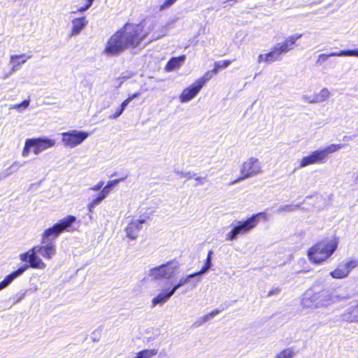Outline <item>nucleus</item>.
<instances>
[{
  "mask_svg": "<svg viewBox=\"0 0 358 358\" xmlns=\"http://www.w3.org/2000/svg\"><path fill=\"white\" fill-rule=\"evenodd\" d=\"M145 39V32L141 24L127 23L109 38L103 54L107 56L118 55L127 49L138 47Z\"/></svg>",
  "mask_w": 358,
  "mask_h": 358,
  "instance_id": "obj_1",
  "label": "nucleus"
},
{
  "mask_svg": "<svg viewBox=\"0 0 358 358\" xmlns=\"http://www.w3.org/2000/svg\"><path fill=\"white\" fill-rule=\"evenodd\" d=\"M56 252L57 249L55 242L43 243L41 241L40 245L34 246L26 252L21 253L19 258L22 262H29V267L44 269L46 267V264L38 255L42 256L45 259L50 260L55 256Z\"/></svg>",
  "mask_w": 358,
  "mask_h": 358,
  "instance_id": "obj_2",
  "label": "nucleus"
},
{
  "mask_svg": "<svg viewBox=\"0 0 358 358\" xmlns=\"http://www.w3.org/2000/svg\"><path fill=\"white\" fill-rule=\"evenodd\" d=\"M301 37L300 33L289 36L285 41L275 44L269 52L260 54L257 57L258 64H271L280 60L282 54L294 50L296 42Z\"/></svg>",
  "mask_w": 358,
  "mask_h": 358,
  "instance_id": "obj_3",
  "label": "nucleus"
},
{
  "mask_svg": "<svg viewBox=\"0 0 358 358\" xmlns=\"http://www.w3.org/2000/svg\"><path fill=\"white\" fill-rule=\"evenodd\" d=\"M338 245V239L336 237L317 243L308 250V259L313 264H321L334 254Z\"/></svg>",
  "mask_w": 358,
  "mask_h": 358,
  "instance_id": "obj_4",
  "label": "nucleus"
},
{
  "mask_svg": "<svg viewBox=\"0 0 358 358\" xmlns=\"http://www.w3.org/2000/svg\"><path fill=\"white\" fill-rule=\"evenodd\" d=\"M194 277H196V274L192 273L186 277L180 278L176 283L172 282L166 283L160 292L152 299V308L165 304L180 287L189 283V279Z\"/></svg>",
  "mask_w": 358,
  "mask_h": 358,
  "instance_id": "obj_5",
  "label": "nucleus"
},
{
  "mask_svg": "<svg viewBox=\"0 0 358 358\" xmlns=\"http://www.w3.org/2000/svg\"><path fill=\"white\" fill-rule=\"evenodd\" d=\"M266 219V214L260 213L256 214L245 221H235L231 224V230L226 234V240L232 241L239 235H244L256 227L259 222V217Z\"/></svg>",
  "mask_w": 358,
  "mask_h": 358,
  "instance_id": "obj_6",
  "label": "nucleus"
},
{
  "mask_svg": "<svg viewBox=\"0 0 358 358\" xmlns=\"http://www.w3.org/2000/svg\"><path fill=\"white\" fill-rule=\"evenodd\" d=\"M56 144L55 139L48 138H27L25 141L24 148L22 151V156L27 157L31 152V147H34L33 153L36 155L54 147Z\"/></svg>",
  "mask_w": 358,
  "mask_h": 358,
  "instance_id": "obj_7",
  "label": "nucleus"
},
{
  "mask_svg": "<svg viewBox=\"0 0 358 358\" xmlns=\"http://www.w3.org/2000/svg\"><path fill=\"white\" fill-rule=\"evenodd\" d=\"M179 268V262L173 260L151 268L149 271L148 275L153 280H169L176 275Z\"/></svg>",
  "mask_w": 358,
  "mask_h": 358,
  "instance_id": "obj_8",
  "label": "nucleus"
},
{
  "mask_svg": "<svg viewBox=\"0 0 358 358\" xmlns=\"http://www.w3.org/2000/svg\"><path fill=\"white\" fill-rule=\"evenodd\" d=\"M76 218L73 215H68L62 219L59 222L55 224L52 227L45 229L41 235V240L43 243L53 241L59 235L67 229L75 222Z\"/></svg>",
  "mask_w": 358,
  "mask_h": 358,
  "instance_id": "obj_9",
  "label": "nucleus"
},
{
  "mask_svg": "<svg viewBox=\"0 0 358 358\" xmlns=\"http://www.w3.org/2000/svg\"><path fill=\"white\" fill-rule=\"evenodd\" d=\"M263 173V166L260 160L251 157L245 160L240 167L241 177L233 183L238 182L242 180L257 176Z\"/></svg>",
  "mask_w": 358,
  "mask_h": 358,
  "instance_id": "obj_10",
  "label": "nucleus"
},
{
  "mask_svg": "<svg viewBox=\"0 0 358 358\" xmlns=\"http://www.w3.org/2000/svg\"><path fill=\"white\" fill-rule=\"evenodd\" d=\"M145 32V38L150 36V41L157 40L167 34L170 24H162L153 20H148L140 23Z\"/></svg>",
  "mask_w": 358,
  "mask_h": 358,
  "instance_id": "obj_11",
  "label": "nucleus"
},
{
  "mask_svg": "<svg viewBox=\"0 0 358 358\" xmlns=\"http://www.w3.org/2000/svg\"><path fill=\"white\" fill-rule=\"evenodd\" d=\"M90 134L85 131L70 130L62 134V142L66 148H73L86 140Z\"/></svg>",
  "mask_w": 358,
  "mask_h": 358,
  "instance_id": "obj_12",
  "label": "nucleus"
},
{
  "mask_svg": "<svg viewBox=\"0 0 358 358\" xmlns=\"http://www.w3.org/2000/svg\"><path fill=\"white\" fill-rule=\"evenodd\" d=\"M316 294L319 308L328 307L344 299V297L340 295L336 290L323 289L320 292H316Z\"/></svg>",
  "mask_w": 358,
  "mask_h": 358,
  "instance_id": "obj_13",
  "label": "nucleus"
},
{
  "mask_svg": "<svg viewBox=\"0 0 358 358\" xmlns=\"http://www.w3.org/2000/svg\"><path fill=\"white\" fill-rule=\"evenodd\" d=\"M358 266V260L356 259H348L340 264L329 275L334 279H343L347 278L352 270Z\"/></svg>",
  "mask_w": 358,
  "mask_h": 358,
  "instance_id": "obj_14",
  "label": "nucleus"
},
{
  "mask_svg": "<svg viewBox=\"0 0 358 358\" xmlns=\"http://www.w3.org/2000/svg\"><path fill=\"white\" fill-rule=\"evenodd\" d=\"M128 223L124 229L127 237L130 240H136L138 236L139 231L142 229V225L145 223L146 217L140 216L136 217H128Z\"/></svg>",
  "mask_w": 358,
  "mask_h": 358,
  "instance_id": "obj_15",
  "label": "nucleus"
},
{
  "mask_svg": "<svg viewBox=\"0 0 358 358\" xmlns=\"http://www.w3.org/2000/svg\"><path fill=\"white\" fill-rule=\"evenodd\" d=\"M325 162L326 159L321 150L319 149L302 157L299 162V167L304 168L312 164L324 163Z\"/></svg>",
  "mask_w": 358,
  "mask_h": 358,
  "instance_id": "obj_16",
  "label": "nucleus"
},
{
  "mask_svg": "<svg viewBox=\"0 0 358 358\" xmlns=\"http://www.w3.org/2000/svg\"><path fill=\"white\" fill-rule=\"evenodd\" d=\"M317 299L316 292L311 289L306 291L301 298L302 308L310 310L320 308Z\"/></svg>",
  "mask_w": 358,
  "mask_h": 358,
  "instance_id": "obj_17",
  "label": "nucleus"
},
{
  "mask_svg": "<svg viewBox=\"0 0 358 358\" xmlns=\"http://www.w3.org/2000/svg\"><path fill=\"white\" fill-rule=\"evenodd\" d=\"M330 57H358V50H346L339 52H331L329 54L322 53L317 57L316 63L322 64Z\"/></svg>",
  "mask_w": 358,
  "mask_h": 358,
  "instance_id": "obj_18",
  "label": "nucleus"
},
{
  "mask_svg": "<svg viewBox=\"0 0 358 358\" xmlns=\"http://www.w3.org/2000/svg\"><path fill=\"white\" fill-rule=\"evenodd\" d=\"M29 266L28 264H24L20 266L16 271L12 272L9 275H8L1 282H0V289H3L7 287L9 285H10L14 280L17 278L21 276L28 268Z\"/></svg>",
  "mask_w": 358,
  "mask_h": 358,
  "instance_id": "obj_19",
  "label": "nucleus"
},
{
  "mask_svg": "<svg viewBox=\"0 0 358 358\" xmlns=\"http://www.w3.org/2000/svg\"><path fill=\"white\" fill-rule=\"evenodd\" d=\"M29 266L28 264H24L20 266L16 271L12 272L9 275H8L1 282H0V289H3L7 287L9 285H10L14 280L17 278L21 276L28 268Z\"/></svg>",
  "mask_w": 358,
  "mask_h": 358,
  "instance_id": "obj_20",
  "label": "nucleus"
},
{
  "mask_svg": "<svg viewBox=\"0 0 358 358\" xmlns=\"http://www.w3.org/2000/svg\"><path fill=\"white\" fill-rule=\"evenodd\" d=\"M201 90V87L196 83H194L191 86L183 90L182 92L179 96L180 101L181 103H186L189 101L197 95Z\"/></svg>",
  "mask_w": 358,
  "mask_h": 358,
  "instance_id": "obj_21",
  "label": "nucleus"
},
{
  "mask_svg": "<svg viewBox=\"0 0 358 358\" xmlns=\"http://www.w3.org/2000/svg\"><path fill=\"white\" fill-rule=\"evenodd\" d=\"M29 58H31V56L26 55L25 54L11 55L10 62L13 64V66L11 68L10 72L6 75L3 78L6 79L13 74L15 71H17V66L25 63Z\"/></svg>",
  "mask_w": 358,
  "mask_h": 358,
  "instance_id": "obj_22",
  "label": "nucleus"
},
{
  "mask_svg": "<svg viewBox=\"0 0 358 358\" xmlns=\"http://www.w3.org/2000/svg\"><path fill=\"white\" fill-rule=\"evenodd\" d=\"M341 319L348 322H358V302H355L345 313L341 315Z\"/></svg>",
  "mask_w": 358,
  "mask_h": 358,
  "instance_id": "obj_23",
  "label": "nucleus"
},
{
  "mask_svg": "<svg viewBox=\"0 0 358 358\" xmlns=\"http://www.w3.org/2000/svg\"><path fill=\"white\" fill-rule=\"evenodd\" d=\"M87 20L85 17L75 18L72 20V27L71 30V36L78 35L81 31L86 27Z\"/></svg>",
  "mask_w": 358,
  "mask_h": 358,
  "instance_id": "obj_24",
  "label": "nucleus"
},
{
  "mask_svg": "<svg viewBox=\"0 0 358 358\" xmlns=\"http://www.w3.org/2000/svg\"><path fill=\"white\" fill-rule=\"evenodd\" d=\"M185 59V56H180L178 57H173L166 64L165 69L166 71H172L178 68H179L181 64L184 62Z\"/></svg>",
  "mask_w": 358,
  "mask_h": 358,
  "instance_id": "obj_25",
  "label": "nucleus"
},
{
  "mask_svg": "<svg viewBox=\"0 0 358 358\" xmlns=\"http://www.w3.org/2000/svg\"><path fill=\"white\" fill-rule=\"evenodd\" d=\"M344 147L343 144L331 143L322 149H320L325 159L327 160V156L330 154L338 152Z\"/></svg>",
  "mask_w": 358,
  "mask_h": 358,
  "instance_id": "obj_26",
  "label": "nucleus"
},
{
  "mask_svg": "<svg viewBox=\"0 0 358 358\" xmlns=\"http://www.w3.org/2000/svg\"><path fill=\"white\" fill-rule=\"evenodd\" d=\"M107 197L106 195H105L102 192L100 191V192L98 194L97 196L92 199L87 205V209L89 213H93L94 208L101 203V202L104 200Z\"/></svg>",
  "mask_w": 358,
  "mask_h": 358,
  "instance_id": "obj_27",
  "label": "nucleus"
},
{
  "mask_svg": "<svg viewBox=\"0 0 358 358\" xmlns=\"http://www.w3.org/2000/svg\"><path fill=\"white\" fill-rule=\"evenodd\" d=\"M315 94L317 103L324 102L331 96V92L327 87H323L318 93Z\"/></svg>",
  "mask_w": 358,
  "mask_h": 358,
  "instance_id": "obj_28",
  "label": "nucleus"
},
{
  "mask_svg": "<svg viewBox=\"0 0 358 358\" xmlns=\"http://www.w3.org/2000/svg\"><path fill=\"white\" fill-rule=\"evenodd\" d=\"M231 64V60H223L221 62H216L214 64V69L213 71L214 74H217L220 69H225Z\"/></svg>",
  "mask_w": 358,
  "mask_h": 358,
  "instance_id": "obj_29",
  "label": "nucleus"
},
{
  "mask_svg": "<svg viewBox=\"0 0 358 358\" xmlns=\"http://www.w3.org/2000/svg\"><path fill=\"white\" fill-rule=\"evenodd\" d=\"M213 75L215 74L213 70L208 71L206 72L205 74L201 78L196 80L195 83L202 88L205 83L208 82Z\"/></svg>",
  "mask_w": 358,
  "mask_h": 358,
  "instance_id": "obj_30",
  "label": "nucleus"
},
{
  "mask_svg": "<svg viewBox=\"0 0 358 358\" xmlns=\"http://www.w3.org/2000/svg\"><path fill=\"white\" fill-rule=\"evenodd\" d=\"M212 254H213V252L212 251H209V252L208 254V257H207L206 261L205 262V264L203 266V268H201V270L200 271L197 272V273H194V274H196V276L199 275H202V274L206 273L208 269H210V268L212 266V264H211V255Z\"/></svg>",
  "mask_w": 358,
  "mask_h": 358,
  "instance_id": "obj_31",
  "label": "nucleus"
},
{
  "mask_svg": "<svg viewBox=\"0 0 358 358\" xmlns=\"http://www.w3.org/2000/svg\"><path fill=\"white\" fill-rule=\"evenodd\" d=\"M295 355L294 351L292 348H287L280 352L275 357V358H293Z\"/></svg>",
  "mask_w": 358,
  "mask_h": 358,
  "instance_id": "obj_32",
  "label": "nucleus"
},
{
  "mask_svg": "<svg viewBox=\"0 0 358 358\" xmlns=\"http://www.w3.org/2000/svg\"><path fill=\"white\" fill-rule=\"evenodd\" d=\"M296 208V206H293L291 205L281 206L277 209V213H281L282 212H290V211L294 210V209Z\"/></svg>",
  "mask_w": 358,
  "mask_h": 358,
  "instance_id": "obj_33",
  "label": "nucleus"
},
{
  "mask_svg": "<svg viewBox=\"0 0 358 358\" xmlns=\"http://www.w3.org/2000/svg\"><path fill=\"white\" fill-rule=\"evenodd\" d=\"M22 166V164H21L19 162H14L8 169V171H9L8 175L17 171Z\"/></svg>",
  "mask_w": 358,
  "mask_h": 358,
  "instance_id": "obj_34",
  "label": "nucleus"
},
{
  "mask_svg": "<svg viewBox=\"0 0 358 358\" xmlns=\"http://www.w3.org/2000/svg\"><path fill=\"white\" fill-rule=\"evenodd\" d=\"M85 1H86V3H85L84 6L80 7L78 10V12L82 13V12H84V11L88 10L90 8V6L92 5L94 0H85Z\"/></svg>",
  "mask_w": 358,
  "mask_h": 358,
  "instance_id": "obj_35",
  "label": "nucleus"
},
{
  "mask_svg": "<svg viewBox=\"0 0 358 358\" xmlns=\"http://www.w3.org/2000/svg\"><path fill=\"white\" fill-rule=\"evenodd\" d=\"M219 313H220V311L218 310H214L213 311H212L209 314L206 315L205 316H203V322H207L209 319L213 318V317L217 315Z\"/></svg>",
  "mask_w": 358,
  "mask_h": 358,
  "instance_id": "obj_36",
  "label": "nucleus"
},
{
  "mask_svg": "<svg viewBox=\"0 0 358 358\" xmlns=\"http://www.w3.org/2000/svg\"><path fill=\"white\" fill-rule=\"evenodd\" d=\"M303 99L309 103H317L315 99V94L313 96H308V95H303Z\"/></svg>",
  "mask_w": 358,
  "mask_h": 358,
  "instance_id": "obj_37",
  "label": "nucleus"
},
{
  "mask_svg": "<svg viewBox=\"0 0 358 358\" xmlns=\"http://www.w3.org/2000/svg\"><path fill=\"white\" fill-rule=\"evenodd\" d=\"M103 185H104L103 181H99L97 184L90 187L88 189V190H92V191L101 190V188L103 187Z\"/></svg>",
  "mask_w": 358,
  "mask_h": 358,
  "instance_id": "obj_38",
  "label": "nucleus"
},
{
  "mask_svg": "<svg viewBox=\"0 0 358 358\" xmlns=\"http://www.w3.org/2000/svg\"><path fill=\"white\" fill-rule=\"evenodd\" d=\"M122 180H123V179H116L113 180H110L108 182L106 186L110 189L113 187L117 185Z\"/></svg>",
  "mask_w": 358,
  "mask_h": 358,
  "instance_id": "obj_39",
  "label": "nucleus"
},
{
  "mask_svg": "<svg viewBox=\"0 0 358 358\" xmlns=\"http://www.w3.org/2000/svg\"><path fill=\"white\" fill-rule=\"evenodd\" d=\"M176 0H166L165 2L161 6V9H165L176 2Z\"/></svg>",
  "mask_w": 358,
  "mask_h": 358,
  "instance_id": "obj_40",
  "label": "nucleus"
},
{
  "mask_svg": "<svg viewBox=\"0 0 358 358\" xmlns=\"http://www.w3.org/2000/svg\"><path fill=\"white\" fill-rule=\"evenodd\" d=\"M124 110L122 108H121L120 107L115 111V113L110 116V119H116L118 117H120L122 113H123Z\"/></svg>",
  "mask_w": 358,
  "mask_h": 358,
  "instance_id": "obj_41",
  "label": "nucleus"
},
{
  "mask_svg": "<svg viewBox=\"0 0 358 358\" xmlns=\"http://www.w3.org/2000/svg\"><path fill=\"white\" fill-rule=\"evenodd\" d=\"M29 106V100H24L21 103H20V109H26Z\"/></svg>",
  "mask_w": 358,
  "mask_h": 358,
  "instance_id": "obj_42",
  "label": "nucleus"
},
{
  "mask_svg": "<svg viewBox=\"0 0 358 358\" xmlns=\"http://www.w3.org/2000/svg\"><path fill=\"white\" fill-rule=\"evenodd\" d=\"M280 292V289L278 287H276V288H274V289H271V291H269V292L268 293V296H272L274 294H278Z\"/></svg>",
  "mask_w": 358,
  "mask_h": 358,
  "instance_id": "obj_43",
  "label": "nucleus"
},
{
  "mask_svg": "<svg viewBox=\"0 0 358 358\" xmlns=\"http://www.w3.org/2000/svg\"><path fill=\"white\" fill-rule=\"evenodd\" d=\"M195 180L196 181V185H203L206 182V178L198 177L195 178Z\"/></svg>",
  "mask_w": 358,
  "mask_h": 358,
  "instance_id": "obj_44",
  "label": "nucleus"
},
{
  "mask_svg": "<svg viewBox=\"0 0 358 358\" xmlns=\"http://www.w3.org/2000/svg\"><path fill=\"white\" fill-rule=\"evenodd\" d=\"M130 100L129 99V98H127V99H125L120 105V108H122L124 110L125 109V108L128 106V104L130 103Z\"/></svg>",
  "mask_w": 358,
  "mask_h": 358,
  "instance_id": "obj_45",
  "label": "nucleus"
},
{
  "mask_svg": "<svg viewBox=\"0 0 358 358\" xmlns=\"http://www.w3.org/2000/svg\"><path fill=\"white\" fill-rule=\"evenodd\" d=\"M101 192H102L105 195H106L108 196L110 192V190L106 186H104V187L103 186Z\"/></svg>",
  "mask_w": 358,
  "mask_h": 358,
  "instance_id": "obj_46",
  "label": "nucleus"
},
{
  "mask_svg": "<svg viewBox=\"0 0 358 358\" xmlns=\"http://www.w3.org/2000/svg\"><path fill=\"white\" fill-rule=\"evenodd\" d=\"M140 94H141V92H138L131 95H129L128 98L131 101L133 99L138 97L140 96Z\"/></svg>",
  "mask_w": 358,
  "mask_h": 358,
  "instance_id": "obj_47",
  "label": "nucleus"
},
{
  "mask_svg": "<svg viewBox=\"0 0 358 358\" xmlns=\"http://www.w3.org/2000/svg\"><path fill=\"white\" fill-rule=\"evenodd\" d=\"M10 109H17L18 110H20V104H15V105H13L10 106Z\"/></svg>",
  "mask_w": 358,
  "mask_h": 358,
  "instance_id": "obj_48",
  "label": "nucleus"
},
{
  "mask_svg": "<svg viewBox=\"0 0 358 358\" xmlns=\"http://www.w3.org/2000/svg\"><path fill=\"white\" fill-rule=\"evenodd\" d=\"M25 296V294H22L20 297L18 299L17 301H20V300L23 299Z\"/></svg>",
  "mask_w": 358,
  "mask_h": 358,
  "instance_id": "obj_49",
  "label": "nucleus"
},
{
  "mask_svg": "<svg viewBox=\"0 0 358 358\" xmlns=\"http://www.w3.org/2000/svg\"><path fill=\"white\" fill-rule=\"evenodd\" d=\"M355 180V182H358V173H356Z\"/></svg>",
  "mask_w": 358,
  "mask_h": 358,
  "instance_id": "obj_50",
  "label": "nucleus"
},
{
  "mask_svg": "<svg viewBox=\"0 0 358 358\" xmlns=\"http://www.w3.org/2000/svg\"><path fill=\"white\" fill-rule=\"evenodd\" d=\"M34 150V147H31V151L33 152V150Z\"/></svg>",
  "mask_w": 358,
  "mask_h": 358,
  "instance_id": "obj_51",
  "label": "nucleus"
},
{
  "mask_svg": "<svg viewBox=\"0 0 358 358\" xmlns=\"http://www.w3.org/2000/svg\"><path fill=\"white\" fill-rule=\"evenodd\" d=\"M1 289H0V291H1Z\"/></svg>",
  "mask_w": 358,
  "mask_h": 358,
  "instance_id": "obj_52",
  "label": "nucleus"
},
{
  "mask_svg": "<svg viewBox=\"0 0 358 358\" xmlns=\"http://www.w3.org/2000/svg\"><path fill=\"white\" fill-rule=\"evenodd\" d=\"M274 358H275V357H274Z\"/></svg>",
  "mask_w": 358,
  "mask_h": 358,
  "instance_id": "obj_53",
  "label": "nucleus"
}]
</instances>
